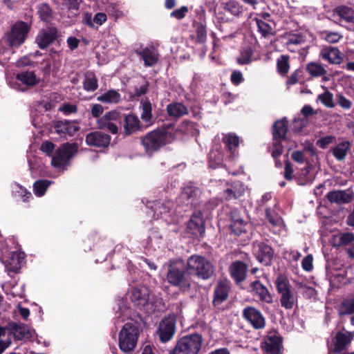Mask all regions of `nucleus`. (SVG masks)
<instances>
[{
	"mask_svg": "<svg viewBox=\"0 0 354 354\" xmlns=\"http://www.w3.org/2000/svg\"><path fill=\"white\" fill-rule=\"evenodd\" d=\"M167 281L171 286L176 287L182 292H189L192 279L187 266L183 261L171 262L168 266Z\"/></svg>",
	"mask_w": 354,
	"mask_h": 354,
	"instance_id": "1",
	"label": "nucleus"
},
{
	"mask_svg": "<svg viewBox=\"0 0 354 354\" xmlns=\"http://www.w3.org/2000/svg\"><path fill=\"white\" fill-rule=\"evenodd\" d=\"M140 145L147 153L151 154L171 142L174 136L166 128H157L140 138Z\"/></svg>",
	"mask_w": 354,
	"mask_h": 354,
	"instance_id": "2",
	"label": "nucleus"
},
{
	"mask_svg": "<svg viewBox=\"0 0 354 354\" xmlns=\"http://www.w3.org/2000/svg\"><path fill=\"white\" fill-rule=\"evenodd\" d=\"M104 112V108L100 104H94L91 108V114L93 118H96V124L100 130H106L111 133L115 135L119 133V127L113 122L121 119V112L117 110L107 111L100 117Z\"/></svg>",
	"mask_w": 354,
	"mask_h": 354,
	"instance_id": "3",
	"label": "nucleus"
},
{
	"mask_svg": "<svg viewBox=\"0 0 354 354\" xmlns=\"http://www.w3.org/2000/svg\"><path fill=\"white\" fill-rule=\"evenodd\" d=\"M139 334L136 322L125 323L118 334V346L120 351L124 353L133 351L138 344Z\"/></svg>",
	"mask_w": 354,
	"mask_h": 354,
	"instance_id": "4",
	"label": "nucleus"
},
{
	"mask_svg": "<svg viewBox=\"0 0 354 354\" xmlns=\"http://www.w3.org/2000/svg\"><path fill=\"white\" fill-rule=\"evenodd\" d=\"M186 264L191 276L208 280L214 274V266L203 256L193 254L187 259Z\"/></svg>",
	"mask_w": 354,
	"mask_h": 354,
	"instance_id": "5",
	"label": "nucleus"
},
{
	"mask_svg": "<svg viewBox=\"0 0 354 354\" xmlns=\"http://www.w3.org/2000/svg\"><path fill=\"white\" fill-rule=\"evenodd\" d=\"M203 339L197 333L186 335L176 341L169 354H198L201 349Z\"/></svg>",
	"mask_w": 354,
	"mask_h": 354,
	"instance_id": "6",
	"label": "nucleus"
},
{
	"mask_svg": "<svg viewBox=\"0 0 354 354\" xmlns=\"http://www.w3.org/2000/svg\"><path fill=\"white\" fill-rule=\"evenodd\" d=\"M288 131V122L286 118L276 120L272 127V156H281L283 152V141L286 140Z\"/></svg>",
	"mask_w": 354,
	"mask_h": 354,
	"instance_id": "7",
	"label": "nucleus"
},
{
	"mask_svg": "<svg viewBox=\"0 0 354 354\" xmlns=\"http://www.w3.org/2000/svg\"><path fill=\"white\" fill-rule=\"evenodd\" d=\"M30 29L31 24L21 20L16 21L6 35L8 45L12 48L19 47L28 38Z\"/></svg>",
	"mask_w": 354,
	"mask_h": 354,
	"instance_id": "8",
	"label": "nucleus"
},
{
	"mask_svg": "<svg viewBox=\"0 0 354 354\" xmlns=\"http://www.w3.org/2000/svg\"><path fill=\"white\" fill-rule=\"evenodd\" d=\"M149 296L150 290L145 286L133 287L130 290V300L133 305L147 313L155 310L152 302L150 301Z\"/></svg>",
	"mask_w": 354,
	"mask_h": 354,
	"instance_id": "9",
	"label": "nucleus"
},
{
	"mask_svg": "<svg viewBox=\"0 0 354 354\" xmlns=\"http://www.w3.org/2000/svg\"><path fill=\"white\" fill-rule=\"evenodd\" d=\"M121 119L117 122L120 123V133L124 137H129L144 131L145 125L141 122L137 115L133 113H121Z\"/></svg>",
	"mask_w": 354,
	"mask_h": 354,
	"instance_id": "10",
	"label": "nucleus"
},
{
	"mask_svg": "<svg viewBox=\"0 0 354 354\" xmlns=\"http://www.w3.org/2000/svg\"><path fill=\"white\" fill-rule=\"evenodd\" d=\"M78 145L76 142H66L62 145L52 157L51 165L55 168L66 165L70 159L77 153Z\"/></svg>",
	"mask_w": 354,
	"mask_h": 354,
	"instance_id": "11",
	"label": "nucleus"
},
{
	"mask_svg": "<svg viewBox=\"0 0 354 354\" xmlns=\"http://www.w3.org/2000/svg\"><path fill=\"white\" fill-rule=\"evenodd\" d=\"M60 33L55 26H48L39 30L35 37V42L41 50L47 49L51 44L56 43L58 46L61 45L59 39Z\"/></svg>",
	"mask_w": 354,
	"mask_h": 354,
	"instance_id": "12",
	"label": "nucleus"
},
{
	"mask_svg": "<svg viewBox=\"0 0 354 354\" xmlns=\"http://www.w3.org/2000/svg\"><path fill=\"white\" fill-rule=\"evenodd\" d=\"M201 189L190 182L183 187L179 199L185 205L196 208L201 205Z\"/></svg>",
	"mask_w": 354,
	"mask_h": 354,
	"instance_id": "13",
	"label": "nucleus"
},
{
	"mask_svg": "<svg viewBox=\"0 0 354 354\" xmlns=\"http://www.w3.org/2000/svg\"><path fill=\"white\" fill-rule=\"evenodd\" d=\"M230 292V281L227 279L218 280L214 287L212 306L219 308L220 306L228 299Z\"/></svg>",
	"mask_w": 354,
	"mask_h": 354,
	"instance_id": "14",
	"label": "nucleus"
},
{
	"mask_svg": "<svg viewBox=\"0 0 354 354\" xmlns=\"http://www.w3.org/2000/svg\"><path fill=\"white\" fill-rule=\"evenodd\" d=\"M247 291L262 303L267 304L273 303L272 295L258 278L250 283Z\"/></svg>",
	"mask_w": 354,
	"mask_h": 354,
	"instance_id": "15",
	"label": "nucleus"
},
{
	"mask_svg": "<svg viewBox=\"0 0 354 354\" xmlns=\"http://www.w3.org/2000/svg\"><path fill=\"white\" fill-rule=\"evenodd\" d=\"M253 253L257 259L266 266L272 264L274 257V250L268 244L263 241H256L252 244Z\"/></svg>",
	"mask_w": 354,
	"mask_h": 354,
	"instance_id": "16",
	"label": "nucleus"
},
{
	"mask_svg": "<svg viewBox=\"0 0 354 354\" xmlns=\"http://www.w3.org/2000/svg\"><path fill=\"white\" fill-rule=\"evenodd\" d=\"M243 317L256 330L263 329L266 326V319L262 313L254 306L245 307L242 313Z\"/></svg>",
	"mask_w": 354,
	"mask_h": 354,
	"instance_id": "17",
	"label": "nucleus"
},
{
	"mask_svg": "<svg viewBox=\"0 0 354 354\" xmlns=\"http://www.w3.org/2000/svg\"><path fill=\"white\" fill-rule=\"evenodd\" d=\"M77 120H54L53 121V127L55 132L61 136H74L75 134L80 130Z\"/></svg>",
	"mask_w": 354,
	"mask_h": 354,
	"instance_id": "18",
	"label": "nucleus"
},
{
	"mask_svg": "<svg viewBox=\"0 0 354 354\" xmlns=\"http://www.w3.org/2000/svg\"><path fill=\"white\" fill-rule=\"evenodd\" d=\"M111 140V136L102 131H93L85 136V142L88 146L100 149L108 148Z\"/></svg>",
	"mask_w": 354,
	"mask_h": 354,
	"instance_id": "19",
	"label": "nucleus"
},
{
	"mask_svg": "<svg viewBox=\"0 0 354 354\" xmlns=\"http://www.w3.org/2000/svg\"><path fill=\"white\" fill-rule=\"evenodd\" d=\"M205 221L201 211L196 210L187 223V232L194 236H203L205 233Z\"/></svg>",
	"mask_w": 354,
	"mask_h": 354,
	"instance_id": "20",
	"label": "nucleus"
},
{
	"mask_svg": "<svg viewBox=\"0 0 354 354\" xmlns=\"http://www.w3.org/2000/svg\"><path fill=\"white\" fill-rule=\"evenodd\" d=\"M260 348L263 354H282V338L276 335L268 336L261 342Z\"/></svg>",
	"mask_w": 354,
	"mask_h": 354,
	"instance_id": "21",
	"label": "nucleus"
},
{
	"mask_svg": "<svg viewBox=\"0 0 354 354\" xmlns=\"http://www.w3.org/2000/svg\"><path fill=\"white\" fill-rule=\"evenodd\" d=\"M248 266L242 261H235L229 267L232 279L237 286H240L247 277Z\"/></svg>",
	"mask_w": 354,
	"mask_h": 354,
	"instance_id": "22",
	"label": "nucleus"
},
{
	"mask_svg": "<svg viewBox=\"0 0 354 354\" xmlns=\"http://www.w3.org/2000/svg\"><path fill=\"white\" fill-rule=\"evenodd\" d=\"M175 332L176 321L173 318H165L160 322L158 333L162 342H167L171 339Z\"/></svg>",
	"mask_w": 354,
	"mask_h": 354,
	"instance_id": "23",
	"label": "nucleus"
},
{
	"mask_svg": "<svg viewBox=\"0 0 354 354\" xmlns=\"http://www.w3.org/2000/svg\"><path fill=\"white\" fill-rule=\"evenodd\" d=\"M326 198L330 203H336L337 205L348 204L354 199V192L350 189L334 190L328 192Z\"/></svg>",
	"mask_w": 354,
	"mask_h": 354,
	"instance_id": "24",
	"label": "nucleus"
},
{
	"mask_svg": "<svg viewBox=\"0 0 354 354\" xmlns=\"http://www.w3.org/2000/svg\"><path fill=\"white\" fill-rule=\"evenodd\" d=\"M231 223L230 228L232 233L235 235L240 236L247 232V227L248 223L241 217L239 211L237 209H233L230 212Z\"/></svg>",
	"mask_w": 354,
	"mask_h": 354,
	"instance_id": "25",
	"label": "nucleus"
},
{
	"mask_svg": "<svg viewBox=\"0 0 354 354\" xmlns=\"http://www.w3.org/2000/svg\"><path fill=\"white\" fill-rule=\"evenodd\" d=\"M319 55L324 60L331 64H340L343 60L340 50L336 47H324Z\"/></svg>",
	"mask_w": 354,
	"mask_h": 354,
	"instance_id": "26",
	"label": "nucleus"
},
{
	"mask_svg": "<svg viewBox=\"0 0 354 354\" xmlns=\"http://www.w3.org/2000/svg\"><path fill=\"white\" fill-rule=\"evenodd\" d=\"M24 259V254L18 252H12L8 258L5 261V266L7 271L10 273H17L21 268V263Z\"/></svg>",
	"mask_w": 354,
	"mask_h": 354,
	"instance_id": "27",
	"label": "nucleus"
},
{
	"mask_svg": "<svg viewBox=\"0 0 354 354\" xmlns=\"http://www.w3.org/2000/svg\"><path fill=\"white\" fill-rule=\"evenodd\" d=\"M347 333L340 331L336 333L333 339V351L335 353H341L351 342L353 336L349 332Z\"/></svg>",
	"mask_w": 354,
	"mask_h": 354,
	"instance_id": "28",
	"label": "nucleus"
},
{
	"mask_svg": "<svg viewBox=\"0 0 354 354\" xmlns=\"http://www.w3.org/2000/svg\"><path fill=\"white\" fill-rule=\"evenodd\" d=\"M9 330L17 340L29 339L31 337L29 327L22 323L10 322L8 324Z\"/></svg>",
	"mask_w": 354,
	"mask_h": 354,
	"instance_id": "29",
	"label": "nucleus"
},
{
	"mask_svg": "<svg viewBox=\"0 0 354 354\" xmlns=\"http://www.w3.org/2000/svg\"><path fill=\"white\" fill-rule=\"evenodd\" d=\"M136 53L141 57L145 66H153L158 60V56L153 48L146 47L145 48L136 49Z\"/></svg>",
	"mask_w": 354,
	"mask_h": 354,
	"instance_id": "30",
	"label": "nucleus"
},
{
	"mask_svg": "<svg viewBox=\"0 0 354 354\" xmlns=\"http://www.w3.org/2000/svg\"><path fill=\"white\" fill-rule=\"evenodd\" d=\"M140 109H141L140 119L142 121L148 125L153 124L154 119L152 113V104L148 97L141 100Z\"/></svg>",
	"mask_w": 354,
	"mask_h": 354,
	"instance_id": "31",
	"label": "nucleus"
},
{
	"mask_svg": "<svg viewBox=\"0 0 354 354\" xmlns=\"http://www.w3.org/2000/svg\"><path fill=\"white\" fill-rule=\"evenodd\" d=\"M351 147V143L348 140H343L336 146L331 148L330 152L336 160L342 162L345 160Z\"/></svg>",
	"mask_w": 354,
	"mask_h": 354,
	"instance_id": "32",
	"label": "nucleus"
},
{
	"mask_svg": "<svg viewBox=\"0 0 354 354\" xmlns=\"http://www.w3.org/2000/svg\"><path fill=\"white\" fill-rule=\"evenodd\" d=\"M166 110L169 116L177 119L189 113L187 106L180 102L169 104L166 107Z\"/></svg>",
	"mask_w": 354,
	"mask_h": 354,
	"instance_id": "33",
	"label": "nucleus"
},
{
	"mask_svg": "<svg viewBox=\"0 0 354 354\" xmlns=\"http://www.w3.org/2000/svg\"><path fill=\"white\" fill-rule=\"evenodd\" d=\"M301 113L304 115V118L294 120L295 129H297V131H301L302 129L306 125L307 118L309 116L316 114L317 112L314 111V109L310 105L306 104L302 107L301 110Z\"/></svg>",
	"mask_w": 354,
	"mask_h": 354,
	"instance_id": "34",
	"label": "nucleus"
},
{
	"mask_svg": "<svg viewBox=\"0 0 354 354\" xmlns=\"http://www.w3.org/2000/svg\"><path fill=\"white\" fill-rule=\"evenodd\" d=\"M102 103L117 104L121 100V95L114 89H110L97 97Z\"/></svg>",
	"mask_w": 354,
	"mask_h": 354,
	"instance_id": "35",
	"label": "nucleus"
},
{
	"mask_svg": "<svg viewBox=\"0 0 354 354\" xmlns=\"http://www.w3.org/2000/svg\"><path fill=\"white\" fill-rule=\"evenodd\" d=\"M334 12L346 22H354V10L351 7L342 5L335 8Z\"/></svg>",
	"mask_w": 354,
	"mask_h": 354,
	"instance_id": "36",
	"label": "nucleus"
},
{
	"mask_svg": "<svg viewBox=\"0 0 354 354\" xmlns=\"http://www.w3.org/2000/svg\"><path fill=\"white\" fill-rule=\"evenodd\" d=\"M225 12L230 13L234 17H239L243 12V6L236 0H230L222 3Z\"/></svg>",
	"mask_w": 354,
	"mask_h": 354,
	"instance_id": "37",
	"label": "nucleus"
},
{
	"mask_svg": "<svg viewBox=\"0 0 354 354\" xmlns=\"http://www.w3.org/2000/svg\"><path fill=\"white\" fill-rule=\"evenodd\" d=\"M16 79L29 86H35L38 83L36 75L33 71L19 73L16 75Z\"/></svg>",
	"mask_w": 354,
	"mask_h": 354,
	"instance_id": "38",
	"label": "nucleus"
},
{
	"mask_svg": "<svg viewBox=\"0 0 354 354\" xmlns=\"http://www.w3.org/2000/svg\"><path fill=\"white\" fill-rule=\"evenodd\" d=\"M222 141L232 154L234 153L236 149L239 146V137L234 133H230L224 136Z\"/></svg>",
	"mask_w": 354,
	"mask_h": 354,
	"instance_id": "39",
	"label": "nucleus"
},
{
	"mask_svg": "<svg viewBox=\"0 0 354 354\" xmlns=\"http://www.w3.org/2000/svg\"><path fill=\"white\" fill-rule=\"evenodd\" d=\"M84 89L88 92H93L98 87V80L93 72H88L83 82Z\"/></svg>",
	"mask_w": 354,
	"mask_h": 354,
	"instance_id": "40",
	"label": "nucleus"
},
{
	"mask_svg": "<svg viewBox=\"0 0 354 354\" xmlns=\"http://www.w3.org/2000/svg\"><path fill=\"white\" fill-rule=\"evenodd\" d=\"M339 311L341 315L354 313V295L346 297L340 303Z\"/></svg>",
	"mask_w": 354,
	"mask_h": 354,
	"instance_id": "41",
	"label": "nucleus"
},
{
	"mask_svg": "<svg viewBox=\"0 0 354 354\" xmlns=\"http://www.w3.org/2000/svg\"><path fill=\"white\" fill-rule=\"evenodd\" d=\"M290 56L288 55H281L277 60V72L281 76L285 77L287 75L289 69Z\"/></svg>",
	"mask_w": 354,
	"mask_h": 354,
	"instance_id": "42",
	"label": "nucleus"
},
{
	"mask_svg": "<svg viewBox=\"0 0 354 354\" xmlns=\"http://www.w3.org/2000/svg\"><path fill=\"white\" fill-rule=\"evenodd\" d=\"M306 71L313 77H321L327 73V71L322 64L314 62H311L306 65Z\"/></svg>",
	"mask_w": 354,
	"mask_h": 354,
	"instance_id": "43",
	"label": "nucleus"
},
{
	"mask_svg": "<svg viewBox=\"0 0 354 354\" xmlns=\"http://www.w3.org/2000/svg\"><path fill=\"white\" fill-rule=\"evenodd\" d=\"M53 183V181L47 179H40L36 180L33 184V192L34 194L38 196H43L48 187Z\"/></svg>",
	"mask_w": 354,
	"mask_h": 354,
	"instance_id": "44",
	"label": "nucleus"
},
{
	"mask_svg": "<svg viewBox=\"0 0 354 354\" xmlns=\"http://www.w3.org/2000/svg\"><path fill=\"white\" fill-rule=\"evenodd\" d=\"M37 13L41 21L50 22L53 19V10L50 6L46 3H40L37 6Z\"/></svg>",
	"mask_w": 354,
	"mask_h": 354,
	"instance_id": "45",
	"label": "nucleus"
},
{
	"mask_svg": "<svg viewBox=\"0 0 354 354\" xmlns=\"http://www.w3.org/2000/svg\"><path fill=\"white\" fill-rule=\"evenodd\" d=\"M244 194V188L242 185L239 188L236 185H232V188H227L223 191V196L224 198L229 201L233 199H237Z\"/></svg>",
	"mask_w": 354,
	"mask_h": 354,
	"instance_id": "46",
	"label": "nucleus"
},
{
	"mask_svg": "<svg viewBox=\"0 0 354 354\" xmlns=\"http://www.w3.org/2000/svg\"><path fill=\"white\" fill-rule=\"evenodd\" d=\"M254 21H256L258 31L262 37H267L269 35H274L273 28L268 21H265L259 18H255Z\"/></svg>",
	"mask_w": 354,
	"mask_h": 354,
	"instance_id": "47",
	"label": "nucleus"
},
{
	"mask_svg": "<svg viewBox=\"0 0 354 354\" xmlns=\"http://www.w3.org/2000/svg\"><path fill=\"white\" fill-rule=\"evenodd\" d=\"M281 306L286 310H290L293 308L295 302V297L291 290L280 295Z\"/></svg>",
	"mask_w": 354,
	"mask_h": 354,
	"instance_id": "48",
	"label": "nucleus"
},
{
	"mask_svg": "<svg viewBox=\"0 0 354 354\" xmlns=\"http://www.w3.org/2000/svg\"><path fill=\"white\" fill-rule=\"evenodd\" d=\"M275 283L277 292L279 295L291 290V286L288 279L282 275L278 276Z\"/></svg>",
	"mask_w": 354,
	"mask_h": 354,
	"instance_id": "49",
	"label": "nucleus"
},
{
	"mask_svg": "<svg viewBox=\"0 0 354 354\" xmlns=\"http://www.w3.org/2000/svg\"><path fill=\"white\" fill-rule=\"evenodd\" d=\"M209 167L213 169L223 167V156L218 152L212 151L209 154Z\"/></svg>",
	"mask_w": 354,
	"mask_h": 354,
	"instance_id": "50",
	"label": "nucleus"
},
{
	"mask_svg": "<svg viewBox=\"0 0 354 354\" xmlns=\"http://www.w3.org/2000/svg\"><path fill=\"white\" fill-rule=\"evenodd\" d=\"M253 50L250 46L244 48L241 51L240 56L237 58V63L241 65L249 64L252 62Z\"/></svg>",
	"mask_w": 354,
	"mask_h": 354,
	"instance_id": "51",
	"label": "nucleus"
},
{
	"mask_svg": "<svg viewBox=\"0 0 354 354\" xmlns=\"http://www.w3.org/2000/svg\"><path fill=\"white\" fill-rule=\"evenodd\" d=\"M196 41L198 44H204L207 41L206 26L199 22L196 24Z\"/></svg>",
	"mask_w": 354,
	"mask_h": 354,
	"instance_id": "52",
	"label": "nucleus"
},
{
	"mask_svg": "<svg viewBox=\"0 0 354 354\" xmlns=\"http://www.w3.org/2000/svg\"><path fill=\"white\" fill-rule=\"evenodd\" d=\"M265 214L266 219L273 227L279 225L281 218L277 213L272 211L270 208H266Z\"/></svg>",
	"mask_w": 354,
	"mask_h": 354,
	"instance_id": "53",
	"label": "nucleus"
},
{
	"mask_svg": "<svg viewBox=\"0 0 354 354\" xmlns=\"http://www.w3.org/2000/svg\"><path fill=\"white\" fill-rule=\"evenodd\" d=\"M318 100H319L320 102L328 108H333L335 106L333 93L328 91L319 94L318 95Z\"/></svg>",
	"mask_w": 354,
	"mask_h": 354,
	"instance_id": "54",
	"label": "nucleus"
},
{
	"mask_svg": "<svg viewBox=\"0 0 354 354\" xmlns=\"http://www.w3.org/2000/svg\"><path fill=\"white\" fill-rule=\"evenodd\" d=\"M149 83L147 81L145 82V83L139 87L136 86L134 88V92L133 93H131L130 97L132 99H135L145 95L149 91Z\"/></svg>",
	"mask_w": 354,
	"mask_h": 354,
	"instance_id": "55",
	"label": "nucleus"
},
{
	"mask_svg": "<svg viewBox=\"0 0 354 354\" xmlns=\"http://www.w3.org/2000/svg\"><path fill=\"white\" fill-rule=\"evenodd\" d=\"M354 242V234L353 232H344L339 234V245L347 246Z\"/></svg>",
	"mask_w": 354,
	"mask_h": 354,
	"instance_id": "56",
	"label": "nucleus"
},
{
	"mask_svg": "<svg viewBox=\"0 0 354 354\" xmlns=\"http://www.w3.org/2000/svg\"><path fill=\"white\" fill-rule=\"evenodd\" d=\"M336 140V138L335 136L329 135L324 137H322L317 140L316 145L319 148L325 149L328 147V146L332 143H334Z\"/></svg>",
	"mask_w": 354,
	"mask_h": 354,
	"instance_id": "57",
	"label": "nucleus"
},
{
	"mask_svg": "<svg viewBox=\"0 0 354 354\" xmlns=\"http://www.w3.org/2000/svg\"><path fill=\"white\" fill-rule=\"evenodd\" d=\"M302 71L300 68L295 70L291 75L288 77L286 80L287 86H292L297 84L299 78L302 76Z\"/></svg>",
	"mask_w": 354,
	"mask_h": 354,
	"instance_id": "58",
	"label": "nucleus"
},
{
	"mask_svg": "<svg viewBox=\"0 0 354 354\" xmlns=\"http://www.w3.org/2000/svg\"><path fill=\"white\" fill-rule=\"evenodd\" d=\"M188 11H189V10H188L187 6H183L180 8L172 11L170 13V17L176 18V19L180 20L185 17Z\"/></svg>",
	"mask_w": 354,
	"mask_h": 354,
	"instance_id": "59",
	"label": "nucleus"
},
{
	"mask_svg": "<svg viewBox=\"0 0 354 354\" xmlns=\"http://www.w3.org/2000/svg\"><path fill=\"white\" fill-rule=\"evenodd\" d=\"M336 100L337 104L344 109L348 110L352 106V102L347 99L342 94H338L336 95Z\"/></svg>",
	"mask_w": 354,
	"mask_h": 354,
	"instance_id": "60",
	"label": "nucleus"
},
{
	"mask_svg": "<svg viewBox=\"0 0 354 354\" xmlns=\"http://www.w3.org/2000/svg\"><path fill=\"white\" fill-rule=\"evenodd\" d=\"M55 145L51 141H44L41 143L40 150L47 156H51L55 150Z\"/></svg>",
	"mask_w": 354,
	"mask_h": 354,
	"instance_id": "61",
	"label": "nucleus"
},
{
	"mask_svg": "<svg viewBox=\"0 0 354 354\" xmlns=\"http://www.w3.org/2000/svg\"><path fill=\"white\" fill-rule=\"evenodd\" d=\"M285 167H284V178L288 180H291L292 179L293 174V166L292 164L289 161L288 159L285 160Z\"/></svg>",
	"mask_w": 354,
	"mask_h": 354,
	"instance_id": "62",
	"label": "nucleus"
},
{
	"mask_svg": "<svg viewBox=\"0 0 354 354\" xmlns=\"http://www.w3.org/2000/svg\"><path fill=\"white\" fill-rule=\"evenodd\" d=\"M313 256L311 254H308L303 259V260L301 261L302 268L305 271H307V272L311 271L313 268Z\"/></svg>",
	"mask_w": 354,
	"mask_h": 354,
	"instance_id": "63",
	"label": "nucleus"
},
{
	"mask_svg": "<svg viewBox=\"0 0 354 354\" xmlns=\"http://www.w3.org/2000/svg\"><path fill=\"white\" fill-rule=\"evenodd\" d=\"M325 40L329 43L335 44L338 42L340 39L342 37L341 35H339L337 32H325Z\"/></svg>",
	"mask_w": 354,
	"mask_h": 354,
	"instance_id": "64",
	"label": "nucleus"
}]
</instances>
